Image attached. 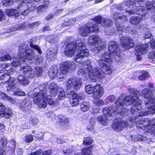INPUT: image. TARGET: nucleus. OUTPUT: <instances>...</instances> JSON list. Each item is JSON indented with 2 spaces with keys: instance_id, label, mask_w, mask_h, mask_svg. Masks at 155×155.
I'll return each instance as SVG.
<instances>
[{
  "instance_id": "nucleus-1",
  "label": "nucleus",
  "mask_w": 155,
  "mask_h": 155,
  "mask_svg": "<svg viewBox=\"0 0 155 155\" xmlns=\"http://www.w3.org/2000/svg\"><path fill=\"white\" fill-rule=\"evenodd\" d=\"M129 92L130 95L127 96L123 99V101L124 102V104L126 106L132 104H134V106L131 108L130 110L127 109L128 111L127 113L130 111L134 115V118L135 117L136 118L155 113V97L153 95L151 90L145 89L141 93V96L145 98L146 110L144 111H141V102L137 96V94L140 92L135 89L130 90Z\"/></svg>"
},
{
  "instance_id": "nucleus-2",
  "label": "nucleus",
  "mask_w": 155,
  "mask_h": 155,
  "mask_svg": "<svg viewBox=\"0 0 155 155\" xmlns=\"http://www.w3.org/2000/svg\"><path fill=\"white\" fill-rule=\"evenodd\" d=\"M111 54L113 56L115 55L117 56H120L121 55L120 49L117 42L114 41L109 42L108 54L105 53L99 56L98 64L102 68V71L107 74H111L114 70L112 66L110 64L112 62L113 59Z\"/></svg>"
},
{
  "instance_id": "nucleus-3",
  "label": "nucleus",
  "mask_w": 155,
  "mask_h": 155,
  "mask_svg": "<svg viewBox=\"0 0 155 155\" xmlns=\"http://www.w3.org/2000/svg\"><path fill=\"white\" fill-rule=\"evenodd\" d=\"M121 97L117 99L115 103L116 106H113L108 108H104L103 109V112L104 115L99 116L97 118L98 122L102 125L105 126L108 124V120L112 119V117L120 114L124 116L125 114L127 115V109L124 108L123 107L124 106V102L123 101Z\"/></svg>"
},
{
  "instance_id": "nucleus-4",
  "label": "nucleus",
  "mask_w": 155,
  "mask_h": 155,
  "mask_svg": "<svg viewBox=\"0 0 155 155\" xmlns=\"http://www.w3.org/2000/svg\"><path fill=\"white\" fill-rule=\"evenodd\" d=\"M65 54L68 57H71L76 54L74 60L76 62H79L84 58L89 55L88 50L85 45L82 42L77 41L68 43L66 45L64 52Z\"/></svg>"
},
{
  "instance_id": "nucleus-5",
  "label": "nucleus",
  "mask_w": 155,
  "mask_h": 155,
  "mask_svg": "<svg viewBox=\"0 0 155 155\" xmlns=\"http://www.w3.org/2000/svg\"><path fill=\"white\" fill-rule=\"evenodd\" d=\"M78 66L80 68L78 70L77 74L79 76H88L89 79L88 81H95L96 77L100 79L102 78V74L98 68H93L90 60H87L85 62H81L79 63Z\"/></svg>"
},
{
  "instance_id": "nucleus-6",
  "label": "nucleus",
  "mask_w": 155,
  "mask_h": 155,
  "mask_svg": "<svg viewBox=\"0 0 155 155\" xmlns=\"http://www.w3.org/2000/svg\"><path fill=\"white\" fill-rule=\"evenodd\" d=\"M76 63L73 62L66 61L61 63L60 65V71L61 73L58 72L57 67L51 68L48 72L49 77L54 79L56 77L59 79H62L65 75L70 71H73L76 68Z\"/></svg>"
},
{
  "instance_id": "nucleus-7",
  "label": "nucleus",
  "mask_w": 155,
  "mask_h": 155,
  "mask_svg": "<svg viewBox=\"0 0 155 155\" xmlns=\"http://www.w3.org/2000/svg\"><path fill=\"white\" fill-rule=\"evenodd\" d=\"M129 120L132 122V124L130 126V127L133 126L135 123L136 126L138 128L142 129L144 128L146 130L150 132L151 133L155 135V118L149 119L148 118H141L138 119L137 118H132L130 117Z\"/></svg>"
},
{
  "instance_id": "nucleus-8",
  "label": "nucleus",
  "mask_w": 155,
  "mask_h": 155,
  "mask_svg": "<svg viewBox=\"0 0 155 155\" xmlns=\"http://www.w3.org/2000/svg\"><path fill=\"white\" fill-rule=\"evenodd\" d=\"M125 5L130 9L129 10H126L125 11L126 12L128 13L129 14H136L142 16V17H144L146 18L148 16L147 11L144 9L143 7L142 6H137L136 8V10L134 9L136 6V4L133 1L124 0L122 3L117 5L116 7L117 9L122 10Z\"/></svg>"
},
{
  "instance_id": "nucleus-9",
  "label": "nucleus",
  "mask_w": 155,
  "mask_h": 155,
  "mask_svg": "<svg viewBox=\"0 0 155 155\" xmlns=\"http://www.w3.org/2000/svg\"><path fill=\"white\" fill-rule=\"evenodd\" d=\"M33 99L34 104H37L39 108H45L48 104L49 105H54V102L50 95L47 94V91L44 89L41 90L39 92H35L32 97Z\"/></svg>"
},
{
  "instance_id": "nucleus-10",
  "label": "nucleus",
  "mask_w": 155,
  "mask_h": 155,
  "mask_svg": "<svg viewBox=\"0 0 155 155\" xmlns=\"http://www.w3.org/2000/svg\"><path fill=\"white\" fill-rule=\"evenodd\" d=\"M34 55L33 52L28 48V46L25 45L20 46L19 48L18 58L13 57L11 64L15 67L19 66L21 63V60L24 62L25 60V58L27 60H31L33 57Z\"/></svg>"
},
{
  "instance_id": "nucleus-11",
  "label": "nucleus",
  "mask_w": 155,
  "mask_h": 155,
  "mask_svg": "<svg viewBox=\"0 0 155 155\" xmlns=\"http://www.w3.org/2000/svg\"><path fill=\"white\" fill-rule=\"evenodd\" d=\"M8 73H5L4 70H1L0 72V80L3 81V83H7L8 85L7 87V91L13 90L15 87L16 80L15 77Z\"/></svg>"
},
{
  "instance_id": "nucleus-12",
  "label": "nucleus",
  "mask_w": 155,
  "mask_h": 155,
  "mask_svg": "<svg viewBox=\"0 0 155 155\" xmlns=\"http://www.w3.org/2000/svg\"><path fill=\"white\" fill-rule=\"evenodd\" d=\"M88 43L94 47V50L96 53L106 47L105 42H103L102 39L97 35L89 36Z\"/></svg>"
},
{
  "instance_id": "nucleus-13",
  "label": "nucleus",
  "mask_w": 155,
  "mask_h": 155,
  "mask_svg": "<svg viewBox=\"0 0 155 155\" xmlns=\"http://www.w3.org/2000/svg\"><path fill=\"white\" fill-rule=\"evenodd\" d=\"M41 0H15L19 5L18 9L20 11V13L22 15L26 16L30 12L31 3L34 1L38 2Z\"/></svg>"
},
{
  "instance_id": "nucleus-14",
  "label": "nucleus",
  "mask_w": 155,
  "mask_h": 155,
  "mask_svg": "<svg viewBox=\"0 0 155 155\" xmlns=\"http://www.w3.org/2000/svg\"><path fill=\"white\" fill-rule=\"evenodd\" d=\"M85 91L88 94L94 93L93 98H99L101 97L104 93V90L102 87L98 84L94 86H92L89 84L85 86Z\"/></svg>"
},
{
  "instance_id": "nucleus-15",
  "label": "nucleus",
  "mask_w": 155,
  "mask_h": 155,
  "mask_svg": "<svg viewBox=\"0 0 155 155\" xmlns=\"http://www.w3.org/2000/svg\"><path fill=\"white\" fill-rule=\"evenodd\" d=\"M82 84V80L80 78H71L66 82V87L68 90L73 89L78 91Z\"/></svg>"
},
{
  "instance_id": "nucleus-16",
  "label": "nucleus",
  "mask_w": 155,
  "mask_h": 155,
  "mask_svg": "<svg viewBox=\"0 0 155 155\" xmlns=\"http://www.w3.org/2000/svg\"><path fill=\"white\" fill-rule=\"evenodd\" d=\"M98 28L97 24H88L81 27L79 30V33L83 36H87L89 34L93 32H97L98 31Z\"/></svg>"
},
{
  "instance_id": "nucleus-17",
  "label": "nucleus",
  "mask_w": 155,
  "mask_h": 155,
  "mask_svg": "<svg viewBox=\"0 0 155 155\" xmlns=\"http://www.w3.org/2000/svg\"><path fill=\"white\" fill-rule=\"evenodd\" d=\"M13 114L11 109L6 107L3 104L0 103V117L8 119L12 117Z\"/></svg>"
},
{
  "instance_id": "nucleus-18",
  "label": "nucleus",
  "mask_w": 155,
  "mask_h": 155,
  "mask_svg": "<svg viewBox=\"0 0 155 155\" xmlns=\"http://www.w3.org/2000/svg\"><path fill=\"white\" fill-rule=\"evenodd\" d=\"M68 92L69 95H72V99L70 101V103L72 107L78 105L79 100L83 99L84 98L82 94H76L73 91Z\"/></svg>"
},
{
  "instance_id": "nucleus-19",
  "label": "nucleus",
  "mask_w": 155,
  "mask_h": 155,
  "mask_svg": "<svg viewBox=\"0 0 155 155\" xmlns=\"http://www.w3.org/2000/svg\"><path fill=\"white\" fill-rule=\"evenodd\" d=\"M120 41L122 47L126 49L132 47L134 45L132 39L128 37H121L120 38Z\"/></svg>"
},
{
  "instance_id": "nucleus-20",
  "label": "nucleus",
  "mask_w": 155,
  "mask_h": 155,
  "mask_svg": "<svg viewBox=\"0 0 155 155\" xmlns=\"http://www.w3.org/2000/svg\"><path fill=\"white\" fill-rule=\"evenodd\" d=\"M93 20L98 24L101 23L103 26L105 27H110L113 24L112 21L110 19L103 18L100 16L95 17Z\"/></svg>"
},
{
  "instance_id": "nucleus-21",
  "label": "nucleus",
  "mask_w": 155,
  "mask_h": 155,
  "mask_svg": "<svg viewBox=\"0 0 155 155\" xmlns=\"http://www.w3.org/2000/svg\"><path fill=\"white\" fill-rule=\"evenodd\" d=\"M128 126L126 120L123 121L120 120L119 121L114 122L112 125V128L116 131H121L122 129Z\"/></svg>"
},
{
  "instance_id": "nucleus-22",
  "label": "nucleus",
  "mask_w": 155,
  "mask_h": 155,
  "mask_svg": "<svg viewBox=\"0 0 155 155\" xmlns=\"http://www.w3.org/2000/svg\"><path fill=\"white\" fill-rule=\"evenodd\" d=\"M24 74L25 76L28 77L29 78H32L35 76V73L33 71L30 66L27 65L26 66L22 67L19 71V73Z\"/></svg>"
},
{
  "instance_id": "nucleus-23",
  "label": "nucleus",
  "mask_w": 155,
  "mask_h": 155,
  "mask_svg": "<svg viewBox=\"0 0 155 155\" xmlns=\"http://www.w3.org/2000/svg\"><path fill=\"white\" fill-rule=\"evenodd\" d=\"M19 107L20 109L24 112H27L31 110L32 104L30 101L25 99L20 102Z\"/></svg>"
},
{
  "instance_id": "nucleus-24",
  "label": "nucleus",
  "mask_w": 155,
  "mask_h": 155,
  "mask_svg": "<svg viewBox=\"0 0 155 155\" xmlns=\"http://www.w3.org/2000/svg\"><path fill=\"white\" fill-rule=\"evenodd\" d=\"M0 66L3 69L5 73H8L11 75H16L17 74L10 64L3 63L0 65Z\"/></svg>"
},
{
  "instance_id": "nucleus-25",
  "label": "nucleus",
  "mask_w": 155,
  "mask_h": 155,
  "mask_svg": "<svg viewBox=\"0 0 155 155\" xmlns=\"http://www.w3.org/2000/svg\"><path fill=\"white\" fill-rule=\"evenodd\" d=\"M143 38L146 43L150 44L151 47L152 49H155V41H154L152 35L150 32L148 31L145 32Z\"/></svg>"
},
{
  "instance_id": "nucleus-26",
  "label": "nucleus",
  "mask_w": 155,
  "mask_h": 155,
  "mask_svg": "<svg viewBox=\"0 0 155 155\" xmlns=\"http://www.w3.org/2000/svg\"><path fill=\"white\" fill-rule=\"evenodd\" d=\"M148 46L147 44L143 45L141 44L137 45L135 48L136 52L140 54H145L148 52Z\"/></svg>"
},
{
  "instance_id": "nucleus-27",
  "label": "nucleus",
  "mask_w": 155,
  "mask_h": 155,
  "mask_svg": "<svg viewBox=\"0 0 155 155\" xmlns=\"http://www.w3.org/2000/svg\"><path fill=\"white\" fill-rule=\"evenodd\" d=\"M59 87L54 82L50 83L49 85V89L51 95L53 97H55L57 94Z\"/></svg>"
},
{
  "instance_id": "nucleus-28",
  "label": "nucleus",
  "mask_w": 155,
  "mask_h": 155,
  "mask_svg": "<svg viewBox=\"0 0 155 155\" xmlns=\"http://www.w3.org/2000/svg\"><path fill=\"white\" fill-rule=\"evenodd\" d=\"M153 4H154V3H153V1L152 2L148 1L146 2L145 6L147 10L145 9V8L144 7H143L144 9L146 10L147 14L148 15V16L146 18L144 17H143L144 18L146 19L149 16V15L148 14V11L149 12L151 13H154L155 11V7L153 5Z\"/></svg>"
},
{
  "instance_id": "nucleus-29",
  "label": "nucleus",
  "mask_w": 155,
  "mask_h": 155,
  "mask_svg": "<svg viewBox=\"0 0 155 155\" xmlns=\"http://www.w3.org/2000/svg\"><path fill=\"white\" fill-rule=\"evenodd\" d=\"M142 20V18L140 17L133 16L130 17L129 21L131 25L137 26Z\"/></svg>"
},
{
  "instance_id": "nucleus-30",
  "label": "nucleus",
  "mask_w": 155,
  "mask_h": 155,
  "mask_svg": "<svg viewBox=\"0 0 155 155\" xmlns=\"http://www.w3.org/2000/svg\"><path fill=\"white\" fill-rule=\"evenodd\" d=\"M17 79L18 82L24 86H27L29 83V81L28 79L25 76L21 74L18 75Z\"/></svg>"
},
{
  "instance_id": "nucleus-31",
  "label": "nucleus",
  "mask_w": 155,
  "mask_h": 155,
  "mask_svg": "<svg viewBox=\"0 0 155 155\" xmlns=\"http://www.w3.org/2000/svg\"><path fill=\"white\" fill-rule=\"evenodd\" d=\"M57 50H53L52 48L49 49L47 51L46 57L49 60H52L55 58L57 53Z\"/></svg>"
},
{
  "instance_id": "nucleus-32",
  "label": "nucleus",
  "mask_w": 155,
  "mask_h": 155,
  "mask_svg": "<svg viewBox=\"0 0 155 155\" xmlns=\"http://www.w3.org/2000/svg\"><path fill=\"white\" fill-rule=\"evenodd\" d=\"M0 98L6 100L11 103L15 104L16 101L15 99H12L9 96H8L6 94L0 91Z\"/></svg>"
},
{
  "instance_id": "nucleus-33",
  "label": "nucleus",
  "mask_w": 155,
  "mask_h": 155,
  "mask_svg": "<svg viewBox=\"0 0 155 155\" xmlns=\"http://www.w3.org/2000/svg\"><path fill=\"white\" fill-rule=\"evenodd\" d=\"M113 17L114 20H117L118 19H123L124 21H127V18L126 15H123L122 14L117 12H114V13Z\"/></svg>"
},
{
  "instance_id": "nucleus-34",
  "label": "nucleus",
  "mask_w": 155,
  "mask_h": 155,
  "mask_svg": "<svg viewBox=\"0 0 155 155\" xmlns=\"http://www.w3.org/2000/svg\"><path fill=\"white\" fill-rule=\"evenodd\" d=\"M5 12L7 15L9 16H14L17 17L19 15L17 10L15 9H7L5 10Z\"/></svg>"
},
{
  "instance_id": "nucleus-35",
  "label": "nucleus",
  "mask_w": 155,
  "mask_h": 155,
  "mask_svg": "<svg viewBox=\"0 0 155 155\" xmlns=\"http://www.w3.org/2000/svg\"><path fill=\"white\" fill-rule=\"evenodd\" d=\"M15 82V87L16 86V83ZM16 87H15L13 90L11 91H12L14 92V94L15 95H18L20 96H25V93L21 91L19 88H17L15 89Z\"/></svg>"
},
{
  "instance_id": "nucleus-36",
  "label": "nucleus",
  "mask_w": 155,
  "mask_h": 155,
  "mask_svg": "<svg viewBox=\"0 0 155 155\" xmlns=\"http://www.w3.org/2000/svg\"><path fill=\"white\" fill-rule=\"evenodd\" d=\"M131 140L134 141H145L147 139L146 137L141 135H138L137 136H132L131 137Z\"/></svg>"
},
{
  "instance_id": "nucleus-37",
  "label": "nucleus",
  "mask_w": 155,
  "mask_h": 155,
  "mask_svg": "<svg viewBox=\"0 0 155 155\" xmlns=\"http://www.w3.org/2000/svg\"><path fill=\"white\" fill-rule=\"evenodd\" d=\"M80 106L81 110L83 112L88 110L90 107L89 103L85 101H83L81 103Z\"/></svg>"
},
{
  "instance_id": "nucleus-38",
  "label": "nucleus",
  "mask_w": 155,
  "mask_h": 155,
  "mask_svg": "<svg viewBox=\"0 0 155 155\" xmlns=\"http://www.w3.org/2000/svg\"><path fill=\"white\" fill-rule=\"evenodd\" d=\"M76 19L74 18L69 19H66L63 24V26H67L71 25L74 24L75 21Z\"/></svg>"
},
{
  "instance_id": "nucleus-39",
  "label": "nucleus",
  "mask_w": 155,
  "mask_h": 155,
  "mask_svg": "<svg viewBox=\"0 0 155 155\" xmlns=\"http://www.w3.org/2000/svg\"><path fill=\"white\" fill-rule=\"evenodd\" d=\"M26 24L25 23L18 24L12 26L11 29L12 31H15L24 28L26 27Z\"/></svg>"
},
{
  "instance_id": "nucleus-40",
  "label": "nucleus",
  "mask_w": 155,
  "mask_h": 155,
  "mask_svg": "<svg viewBox=\"0 0 155 155\" xmlns=\"http://www.w3.org/2000/svg\"><path fill=\"white\" fill-rule=\"evenodd\" d=\"M94 147V146H91L82 149V152L84 155H93L91 151Z\"/></svg>"
},
{
  "instance_id": "nucleus-41",
  "label": "nucleus",
  "mask_w": 155,
  "mask_h": 155,
  "mask_svg": "<svg viewBox=\"0 0 155 155\" xmlns=\"http://www.w3.org/2000/svg\"><path fill=\"white\" fill-rule=\"evenodd\" d=\"M33 52L34 54L33 57L31 59V60H33V61L36 64H39L42 62L43 61V58L41 56H38V58L35 56H34L35 52L32 49L31 50Z\"/></svg>"
},
{
  "instance_id": "nucleus-42",
  "label": "nucleus",
  "mask_w": 155,
  "mask_h": 155,
  "mask_svg": "<svg viewBox=\"0 0 155 155\" xmlns=\"http://www.w3.org/2000/svg\"><path fill=\"white\" fill-rule=\"evenodd\" d=\"M46 40L50 43H54L58 41V38L55 35H51L47 37Z\"/></svg>"
},
{
  "instance_id": "nucleus-43",
  "label": "nucleus",
  "mask_w": 155,
  "mask_h": 155,
  "mask_svg": "<svg viewBox=\"0 0 155 155\" xmlns=\"http://www.w3.org/2000/svg\"><path fill=\"white\" fill-rule=\"evenodd\" d=\"M59 94L58 95V98L59 100H62L65 97V93L62 88L59 87L58 90Z\"/></svg>"
},
{
  "instance_id": "nucleus-44",
  "label": "nucleus",
  "mask_w": 155,
  "mask_h": 155,
  "mask_svg": "<svg viewBox=\"0 0 155 155\" xmlns=\"http://www.w3.org/2000/svg\"><path fill=\"white\" fill-rule=\"evenodd\" d=\"M11 59V57L10 55L4 53H2L0 57V61H5L9 60Z\"/></svg>"
},
{
  "instance_id": "nucleus-45",
  "label": "nucleus",
  "mask_w": 155,
  "mask_h": 155,
  "mask_svg": "<svg viewBox=\"0 0 155 155\" xmlns=\"http://www.w3.org/2000/svg\"><path fill=\"white\" fill-rule=\"evenodd\" d=\"M94 118H91L90 120L89 124L87 126V129L88 130H92L94 128Z\"/></svg>"
},
{
  "instance_id": "nucleus-46",
  "label": "nucleus",
  "mask_w": 155,
  "mask_h": 155,
  "mask_svg": "<svg viewBox=\"0 0 155 155\" xmlns=\"http://www.w3.org/2000/svg\"><path fill=\"white\" fill-rule=\"evenodd\" d=\"M93 140L91 138L87 137L84 138L83 141V144L85 145H91L92 142Z\"/></svg>"
},
{
  "instance_id": "nucleus-47",
  "label": "nucleus",
  "mask_w": 155,
  "mask_h": 155,
  "mask_svg": "<svg viewBox=\"0 0 155 155\" xmlns=\"http://www.w3.org/2000/svg\"><path fill=\"white\" fill-rule=\"evenodd\" d=\"M101 97H100L98 98H93L94 99V103L95 104L99 106H101L104 104L103 101L99 99Z\"/></svg>"
},
{
  "instance_id": "nucleus-48",
  "label": "nucleus",
  "mask_w": 155,
  "mask_h": 155,
  "mask_svg": "<svg viewBox=\"0 0 155 155\" xmlns=\"http://www.w3.org/2000/svg\"><path fill=\"white\" fill-rule=\"evenodd\" d=\"M8 143L7 140L5 137L0 139V147H3L6 146Z\"/></svg>"
},
{
  "instance_id": "nucleus-49",
  "label": "nucleus",
  "mask_w": 155,
  "mask_h": 155,
  "mask_svg": "<svg viewBox=\"0 0 155 155\" xmlns=\"http://www.w3.org/2000/svg\"><path fill=\"white\" fill-rule=\"evenodd\" d=\"M148 57L151 62L155 64V51L150 52Z\"/></svg>"
},
{
  "instance_id": "nucleus-50",
  "label": "nucleus",
  "mask_w": 155,
  "mask_h": 155,
  "mask_svg": "<svg viewBox=\"0 0 155 155\" xmlns=\"http://www.w3.org/2000/svg\"><path fill=\"white\" fill-rule=\"evenodd\" d=\"M59 119L60 122L64 124H65L68 122V119L62 115L59 116Z\"/></svg>"
},
{
  "instance_id": "nucleus-51",
  "label": "nucleus",
  "mask_w": 155,
  "mask_h": 155,
  "mask_svg": "<svg viewBox=\"0 0 155 155\" xmlns=\"http://www.w3.org/2000/svg\"><path fill=\"white\" fill-rule=\"evenodd\" d=\"M30 45L31 49H34L36 50L40 54H41V49L38 45H34L31 42H30Z\"/></svg>"
},
{
  "instance_id": "nucleus-52",
  "label": "nucleus",
  "mask_w": 155,
  "mask_h": 155,
  "mask_svg": "<svg viewBox=\"0 0 155 155\" xmlns=\"http://www.w3.org/2000/svg\"><path fill=\"white\" fill-rule=\"evenodd\" d=\"M35 71L37 77L40 76L42 75V68L36 67L35 68Z\"/></svg>"
},
{
  "instance_id": "nucleus-53",
  "label": "nucleus",
  "mask_w": 155,
  "mask_h": 155,
  "mask_svg": "<svg viewBox=\"0 0 155 155\" xmlns=\"http://www.w3.org/2000/svg\"><path fill=\"white\" fill-rule=\"evenodd\" d=\"M149 76L148 73L145 72L143 73L140 76L138 77V79L140 80H144L147 79Z\"/></svg>"
},
{
  "instance_id": "nucleus-54",
  "label": "nucleus",
  "mask_w": 155,
  "mask_h": 155,
  "mask_svg": "<svg viewBox=\"0 0 155 155\" xmlns=\"http://www.w3.org/2000/svg\"><path fill=\"white\" fill-rule=\"evenodd\" d=\"M33 140V136L31 134L25 136V141L27 143H30Z\"/></svg>"
},
{
  "instance_id": "nucleus-55",
  "label": "nucleus",
  "mask_w": 155,
  "mask_h": 155,
  "mask_svg": "<svg viewBox=\"0 0 155 155\" xmlns=\"http://www.w3.org/2000/svg\"><path fill=\"white\" fill-rule=\"evenodd\" d=\"M40 24L39 22H36L28 25L29 27L31 28H33L38 26ZM28 25V24H27Z\"/></svg>"
},
{
  "instance_id": "nucleus-56",
  "label": "nucleus",
  "mask_w": 155,
  "mask_h": 155,
  "mask_svg": "<svg viewBox=\"0 0 155 155\" xmlns=\"http://www.w3.org/2000/svg\"><path fill=\"white\" fill-rule=\"evenodd\" d=\"M117 29L118 31H125L124 28L121 26L120 25L116 23Z\"/></svg>"
},
{
  "instance_id": "nucleus-57",
  "label": "nucleus",
  "mask_w": 155,
  "mask_h": 155,
  "mask_svg": "<svg viewBox=\"0 0 155 155\" xmlns=\"http://www.w3.org/2000/svg\"><path fill=\"white\" fill-rule=\"evenodd\" d=\"M38 120L35 118H31L29 120L30 123L36 125L38 123Z\"/></svg>"
},
{
  "instance_id": "nucleus-58",
  "label": "nucleus",
  "mask_w": 155,
  "mask_h": 155,
  "mask_svg": "<svg viewBox=\"0 0 155 155\" xmlns=\"http://www.w3.org/2000/svg\"><path fill=\"white\" fill-rule=\"evenodd\" d=\"M14 3V1L13 0H6L4 3V5L5 6H8L12 5Z\"/></svg>"
},
{
  "instance_id": "nucleus-59",
  "label": "nucleus",
  "mask_w": 155,
  "mask_h": 155,
  "mask_svg": "<svg viewBox=\"0 0 155 155\" xmlns=\"http://www.w3.org/2000/svg\"><path fill=\"white\" fill-rule=\"evenodd\" d=\"M42 152V150L41 149H40L34 152L31 153L29 155H40Z\"/></svg>"
},
{
  "instance_id": "nucleus-60",
  "label": "nucleus",
  "mask_w": 155,
  "mask_h": 155,
  "mask_svg": "<svg viewBox=\"0 0 155 155\" xmlns=\"http://www.w3.org/2000/svg\"><path fill=\"white\" fill-rule=\"evenodd\" d=\"M73 151L72 149H68L67 150H63L64 153L66 155H69Z\"/></svg>"
},
{
  "instance_id": "nucleus-61",
  "label": "nucleus",
  "mask_w": 155,
  "mask_h": 155,
  "mask_svg": "<svg viewBox=\"0 0 155 155\" xmlns=\"http://www.w3.org/2000/svg\"><path fill=\"white\" fill-rule=\"evenodd\" d=\"M104 0H89L88 1V2H91L93 1L91 4V5H92L95 4H97L98 3L101 2L103 1Z\"/></svg>"
},
{
  "instance_id": "nucleus-62",
  "label": "nucleus",
  "mask_w": 155,
  "mask_h": 155,
  "mask_svg": "<svg viewBox=\"0 0 155 155\" xmlns=\"http://www.w3.org/2000/svg\"><path fill=\"white\" fill-rule=\"evenodd\" d=\"M115 99V97L114 95H111L108 96L107 100H109L110 102H112Z\"/></svg>"
},
{
  "instance_id": "nucleus-63",
  "label": "nucleus",
  "mask_w": 155,
  "mask_h": 155,
  "mask_svg": "<svg viewBox=\"0 0 155 155\" xmlns=\"http://www.w3.org/2000/svg\"><path fill=\"white\" fill-rule=\"evenodd\" d=\"M5 18V15L4 12L0 9V21Z\"/></svg>"
},
{
  "instance_id": "nucleus-64",
  "label": "nucleus",
  "mask_w": 155,
  "mask_h": 155,
  "mask_svg": "<svg viewBox=\"0 0 155 155\" xmlns=\"http://www.w3.org/2000/svg\"><path fill=\"white\" fill-rule=\"evenodd\" d=\"M43 133L41 132L40 133H38L35 135V137L37 138L41 139L42 138V137H43Z\"/></svg>"
}]
</instances>
